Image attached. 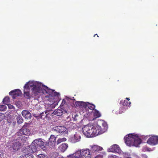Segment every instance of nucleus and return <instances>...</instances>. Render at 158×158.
I'll use <instances>...</instances> for the list:
<instances>
[{"label":"nucleus","mask_w":158,"mask_h":158,"mask_svg":"<svg viewBox=\"0 0 158 158\" xmlns=\"http://www.w3.org/2000/svg\"><path fill=\"white\" fill-rule=\"evenodd\" d=\"M41 85H42V83L37 81H29L27 82L23 87L24 97L27 99H30L31 98L30 87L31 88L32 92L34 95H38L42 91Z\"/></svg>","instance_id":"f257e3e1"},{"label":"nucleus","mask_w":158,"mask_h":158,"mask_svg":"<svg viewBox=\"0 0 158 158\" xmlns=\"http://www.w3.org/2000/svg\"><path fill=\"white\" fill-rule=\"evenodd\" d=\"M96 127V126L88 124L83 127L82 132L84 135L87 137L95 136L98 135L97 130L96 129H95Z\"/></svg>","instance_id":"f03ea898"},{"label":"nucleus","mask_w":158,"mask_h":158,"mask_svg":"<svg viewBox=\"0 0 158 158\" xmlns=\"http://www.w3.org/2000/svg\"><path fill=\"white\" fill-rule=\"evenodd\" d=\"M48 142L46 141H43L41 139H38L34 140L33 141V144H34L35 146L37 149L38 147H40L43 150H45L47 147L48 146L50 148V145Z\"/></svg>","instance_id":"7ed1b4c3"},{"label":"nucleus","mask_w":158,"mask_h":158,"mask_svg":"<svg viewBox=\"0 0 158 158\" xmlns=\"http://www.w3.org/2000/svg\"><path fill=\"white\" fill-rule=\"evenodd\" d=\"M96 127L95 129H96L99 134L102 133L105 131L103 130H105L107 128V125L106 123L103 120H100L98 121Z\"/></svg>","instance_id":"20e7f679"},{"label":"nucleus","mask_w":158,"mask_h":158,"mask_svg":"<svg viewBox=\"0 0 158 158\" xmlns=\"http://www.w3.org/2000/svg\"><path fill=\"white\" fill-rule=\"evenodd\" d=\"M27 125V123H26L16 133V135L18 136H22L24 135L27 136L30 135L31 134L30 130L28 128H26Z\"/></svg>","instance_id":"39448f33"},{"label":"nucleus","mask_w":158,"mask_h":158,"mask_svg":"<svg viewBox=\"0 0 158 158\" xmlns=\"http://www.w3.org/2000/svg\"><path fill=\"white\" fill-rule=\"evenodd\" d=\"M36 151L37 148L35 146L34 144H33V142L31 145L28 147L23 151V152L25 153L24 155L27 156L30 155H32V154Z\"/></svg>","instance_id":"423d86ee"},{"label":"nucleus","mask_w":158,"mask_h":158,"mask_svg":"<svg viewBox=\"0 0 158 158\" xmlns=\"http://www.w3.org/2000/svg\"><path fill=\"white\" fill-rule=\"evenodd\" d=\"M53 130L58 132L61 135H64L68 133L67 129L64 127L62 126L55 127L53 128Z\"/></svg>","instance_id":"0eeeda50"},{"label":"nucleus","mask_w":158,"mask_h":158,"mask_svg":"<svg viewBox=\"0 0 158 158\" xmlns=\"http://www.w3.org/2000/svg\"><path fill=\"white\" fill-rule=\"evenodd\" d=\"M134 135H134L133 134H129L125 136L124 140L125 143L127 145L129 146H132Z\"/></svg>","instance_id":"6e6552de"},{"label":"nucleus","mask_w":158,"mask_h":158,"mask_svg":"<svg viewBox=\"0 0 158 158\" xmlns=\"http://www.w3.org/2000/svg\"><path fill=\"white\" fill-rule=\"evenodd\" d=\"M108 150L110 152H116L121 155L123 154L121 149L117 144L113 145L109 148Z\"/></svg>","instance_id":"1a4fd4ad"},{"label":"nucleus","mask_w":158,"mask_h":158,"mask_svg":"<svg viewBox=\"0 0 158 158\" xmlns=\"http://www.w3.org/2000/svg\"><path fill=\"white\" fill-rule=\"evenodd\" d=\"M147 143L153 145L158 144V136H152L148 139Z\"/></svg>","instance_id":"9d476101"},{"label":"nucleus","mask_w":158,"mask_h":158,"mask_svg":"<svg viewBox=\"0 0 158 158\" xmlns=\"http://www.w3.org/2000/svg\"><path fill=\"white\" fill-rule=\"evenodd\" d=\"M82 156L85 158H91L92 154L90 150L88 148H85L81 150Z\"/></svg>","instance_id":"9b49d317"},{"label":"nucleus","mask_w":158,"mask_h":158,"mask_svg":"<svg viewBox=\"0 0 158 158\" xmlns=\"http://www.w3.org/2000/svg\"><path fill=\"white\" fill-rule=\"evenodd\" d=\"M10 95L12 96V97L13 99L19 96L22 94V92L21 90L19 89H16L11 91L9 93Z\"/></svg>","instance_id":"f8f14e48"},{"label":"nucleus","mask_w":158,"mask_h":158,"mask_svg":"<svg viewBox=\"0 0 158 158\" xmlns=\"http://www.w3.org/2000/svg\"><path fill=\"white\" fill-rule=\"evenodd\" d=\"M134 140L132 143V146H135L137 147L141 143V139L138 136L135 135L134 137Z\"/></svg>","instance_id":"ddd939ff"},{"label":"nucleus","mask_w":158,"mask_h":158,"mask_svg":"<svg viewBox=\"0 0 158 158\" xmlns=\"http://www.w3.org/2000/svg\"><path fill=\"white\" fill-rule=\"evenodd\" d=\"M90 147L92 153H96L102 150L103 149L102 147L98 145H91Z\"/></svg>","instance_id":"4468645a"},{"label":"nucleus","mask_w":158,"mask_h":158,"mask_svg":"<svg viewBox=\"0 0 158 158\" xmlns=\"http://www.w3.org/2000/svg\"><path fill=\"white\" fill-rule=\"evenodd\" d=\"M81 139L80 135L79 134L76 133L73 137L70 138L71 141L72 143H75L80 141Z\"/></svg>","instance_id":"2eb2a0df"},{"label":"nucleus","mask_w":158,"mask_h":158,"mask_svg":"<svg viewBox=\"0 0 158 158\" xmlns=\"http://www.w3.org/2000/svg\"><path fill=\"white\" fill-rule=\"evenodd\" d=\"M23 116L26 119H30L31 117V113L28 110H23L22 112Z\"/></svg>","instance_id":"dca6fc26"},{"label":"nucleus","mask_w":158,"mask_h":158,"mask_svg":"<svg viewBox=\"0 0 158 158\" xmlns=\"http://www.w3.org/2000/svg\"><path fill=\"white\" fill-rule=\"evenodd\" d=\"M56 138L53 135H51L48 143L50 145V148L52 147L55 145Z\"/></svg>","instance_id":"f3484780"},{"label":"nucleus","mask_w":158,"mask_h":158,"mask_svg":"<svg viewBox=\"0 0 158 158\" xmlns=\"http://www.w3.org/2000/svg\"><path fill=\"white\" fill-rule=\"evenodd\" d=\"M21 143L19 141H15L13 143L12 147L15 151H17L21 148Z\"/></svg>","instance_id":"a211bd4d"},{"label":"nucleus","mask_w":158,"mask_h":158,"mask_svg":"<svg viewBox=\"0 0 158 158\" xmlns=\"http://www.w3.org/2000/svg\"><path fill=\"white\" fill-rule=\"evenodd\" d=\"M68 144L67 143H63L60 144L59 147V148L62 152H64L67 149Z\"/></svg>","instance_id":"6ab92c4d"},{"label":"nucleus","mask_w":158,"mask_h":158,"mask_svg":"<svg viewBox=\"0 0 158 158\" xmlns=\"http://www.w3.org/2000/svg\"><path fill=\"white\" fill-rule=\"evenodd\" d=\"M42 85H41V87H42V86H43L44 87L45 92L46 93H48L49 95H50L51 96H52V94H53L52 93H53L54 90L49 89L47 86L44 85H43L42 83ZM41 88L42 89V87H41Z\"/></svg>","instance_id":"aec40b11"},{"label":"nucleus","mask_w":158,"mask_h":158,"mask_svg":"<svg viewBox=\"0 0 158 158\" xmlns=\"http://www.w3.org/2000/svg\"><path fill=\"white\" fill-rule=\"evenodd\" d=\"M47 113V112L46 111L44 113V112H42V113L38 114L37 115L36 114H34V116L35 117H39L43 119L47 116V114H46Z\"/></svg>","instance_id":"412c9836"},{"label":"nucleus","mask_w":158,"mask_h":158,"mask_svg":"<svg viewBox=\"0 0 158 158\" xmlns=\"http://www.w3.org/2000/svg\"><path fill=\"white\" fill-rule=\"evenodd\" d=\"M75 158H84L82 155V151H78L74 153Z\"/></svg>","instance_id":"4be33fe9"},{"label":"nucleus","mask_w":158,"mask_h":158,"mask_svg":"<svg viewBox=\"0 0 158 158\" xmlns=\"http://www.w3.org/2000/svg\"><path fill=\"white\" fill-rule=\"evenodd\" d=\"M120 103L122 104L124 106H130L131 102L127 100L124 101L122 100L120 101Z\"/></svg>","instance_id":"5701e85b"},{"label":"nucleus","mask_w":158,"mask_h":158,"mask_svg":"<svg viewBox=\"0 0 158 158\" xmlns=\"http://www.w3.org/2000/svg\"><path fill=\"white\" fill-rule=\"evenodd\" d=\"M63 111L60 109L55 110L54 112V114L57 116H60L62 115Z\"/></svg>","instance_id":"b1692460"},{"label":"nucleus","mask_w":158,"mask_h":158,"mask_svg":"<svg viewBox=\"0 0 158 158\" xmlns=\"http://www.w3.org/2000/svg\"><path fill=\"white\" fill-rule=\"evenodd\" d=\"M94 116L95 118H98L101 117V114L98 110L95 109L94 112Z\"/></svg>","instance_id":"393cba45"},{"label":"nucleus","mask_w":158,"mask_h":158,"mask_svg":"<svg viewBox=\"0 0 158 158\" xmlns=\"http://www.w3.org/2000/svg\"><path fill=\"white\" fill-rule=\"evenodd\" d=\"M4 104L7 105L10 102V98L9 97H6L3 99L2 101Z\"/></svg>","instance_id":"a878e982"},{"label":"nucleus","mask_w":158,"mask_h":158,"mask_svg":"<svg viewBox=\"0 0 158 158\" xmlns=\"http://www.w3.org/2000/svg\"><path fill=\"white\" fill-rule=\"evenodd\" d=\"M88 107V108L90 109L91 110H95V106L93 104H91L89 102H88L87 108Z\"/></svg>","instance_id":"bb28decb"},{"label":"nucleus","mask_w":158,"mask_h":158,"mask_svg":"<svg viewBox=\"0 0 158 158\" xmlns=\"http://www.w3.org/2000/svg\"><path fill=\"white\" fill-rule=\"evenodd\" d=\"M66 140L67 139L65 138H60L56 141L57 144H58L62 142L66 141Z\"/></svg>","instance_id":"cd10ccee"},{"label":"nucleus","mask_w":158,"mask_h":158,"mask_svg":"<svg viewBox=\"0 0 158 158\" xmlns=\"http://www.w3.org/2000/svg\"><path fill=\"white\" fill-rule=\"evenodd\" d=\"M6 109V106L5 105H0V111H5Z\"/></svg>","instance_id":"c85d7f7f"},{"label":"nucleus","mask_w":158,"mask_h":158,"mask_svg":"<svg viewBox=\"0 0 158 158\" xmlns=\"http://www.w3.org/2000/svg\"><path fill=\"white\" fill-rule=\"evenodd\" d=\"M17 122L19 124H21L23 122V118L20 116H18L17 118Z\"/></svg>","instance_id":"c756f323"},{"label":"nucleus","mask_w":158,"mask_h":158,"mask_svg":"<svg viewBox=\"0 0 158 158\" xmlns=\"http://www.w3.org/2000/svg\"><path fill=\"white\" fill-rule=\"evenodd\" d=\"M125 111V109L123 107H121L119 110L118 113H117V114H120L124 112Z\"/></svg>","instance_id":"7c9ffc66"},{"label":"nucleus","mask_w":158,"mask_h":158,"mask_svg":"<svg viewBox=\"0 0 158 158\" xmlns=\"http://www.w3.org/2000/svg\"><path fill=\"white\" fill-rule=\"evenodd\" d=\"M82 102V103H81V108L83 107L84 108H87V106L88 102Z\"/></svg>","instance_id":"2f4dec72"},{"label":"nucleus","mask_w":158,"mask_h":158,"mask_svg":"<svg viewBox=\"0 0 158 158\" xmlns=\"http://www.w3.org/2000/svg\"><path fill=\"white\" fill-rule=\"evenodd\" d=\"M53 94L52 97H57V98H59V96H60L59 93L57 92H55L54 90L53 92Z\"/></svg>","instance_id":"473e14b6"},{"label":"nucleus","mask_w":158,"mask_h":158,"mask_svg":"<svg viewBox=\"0 0 158 158\" xmlns=\"http://www.w3.org/2000/svg\"><path fill=\"white\" fill-rule=\"evenodd\" d=\"M82 101H76L75 102V104L77 106L80 107H81V103H82Z\"/></svg>","instance_id":"72a5a7b5"},{"label":"nucleus","mask_w":158,"mask_h":158,"mask_svg":"<svg viewBox=\"0 0 158 158\" xmlns=\"http://www.w3.org/2000/svg\"><path fill=\"white\" fill-rule=\"evenodd\" d=\"M28 137L25 136H23L21 138V141L22 142H25L27 140Z\"/></svg>","instance_id":"f704fd0d"},{"label":"nucleus","mask_w":158,"mask_h":158,"mask_svg":"<svg viewBox=\"0 0 158 158\" xmlns=\"http://www.w3.org/2000/svg\"><path fill=\"white\" fill-rule=\"evenodd\" d=\"M38 158H46L47 156L43 154H40L38 156Z\"/></svg>","instance_id":"c9c22d12"},{"label":"nucleus","mask_w":158,"mask_h":158,"mask_svg":"<svg viewBox=\"0 0 158 158\" xmlns=\"http://www.w3.org/2000/svg\"><path fill=\"white\" fill-rule=\"evenodd\" d=\"M23 156L24 158H33V155H28L27 156V155H24Z\"/></svg>","instance_id":"e433bc0d"},{"label":"nucleus","mask_w":158,"mask_h":158,"mask_svg":"<svg viewBox=\"0 0 158 158\" xmlns=\"http://www.w3.org/2000/svg\"><path fill=\"white\" fill-rule=\"evenodd\" d=\"M57 104H58V102H55L54 103L51 105L49 107L50 108H52V109H53L55 107V105H57Z\"/></svg>","instance_id":"4c0bfd02"},{"label":"nucleus","mask_w":158,"mask_h":158,"mask_svg":"<svg viewBox=\"0 0 158 158\" xmlns=\"http://www.w3.org/2000/svg\"><path fill=\"white\" fill-rule=\"evenodd\" d=\"M117 157V156L113 155H110L109 156V158H116Z\"/></svg>","instance_id":"58836bf2"},{"label":"nucleus","mask_w":158,"mask_h":158,"mask_svg":"<svg viewBox=\"0 0 158 158\" xmlns=\"http://www.w3.org/2000/svg\"><path fill=\"white\" fill-rule=\"evenodd\" d=\"M7 105L8 106L9 109H12L14 108V106L11 104H8Z\"/></svg>","instance_id":"ea45409f"},{"label":"nucleus","mask_w":158,"mask_h":158,"mask_svg":"<svg viewBox=\"0 0 158 158\" xmlns=\"http://www.w3.org/2000/svg\"><path fill=\"white\" fill-rule=\"evenodd\" d=\"M67 157H71V158H75V156L74 155V154L73 153V154L69 155L67 156Z\"/></svg>","instance_id":"a19ab883"},{"label":"nucleus","mask_w":158,"mask_h":158,"mask_svg":"<svg viewBox=\"0 0 158 158\" xmlns=\"http://www.w3.org/2000/svg\"><path fill=\"white\" fill-rule=\"evenodd\" d=\"M66 103V101L64 99H63L62 100V103L61 104V106L64 105Z\"/></svg>","instance_id":"79ce46f5"},{"label":"nucleus","mask_w":158,"mask_h":158,"mask_svg":"<svg viewBox=\"0 0 158 158\" xmlns=\"http://www.w3.org/2000/svg\"><path fill=\"white\" fill-rule=\"evenodd\" d=\"M64 112L65 113H67L68 112H69V111L68 110H64Z\"/></svg>","instance_id":"37998d69"},{"label":"nucleus","mask_w":158,"mask_h":158,"mask_svg":"<svg viewBox=\"0 0 158 158\" xmlns=\"http://www.w3.org/2000/svg\"><path fill=\"white\" fill-rule=\"evenodd\" d=\"M126 100H127L128 101L130 100V98H126Z\"/></svg>","instance_id":"c03bdc74"},{"label":"nucleus","mask_w":158,"mask_h":158,"mask_svg":"<svg viewBox=\"0 0 158 158\" xmlns=\"http://www.w3.org/2000/svg\"><path fill=\"white\" fill-rule=\"evenodd\" d=\"M20 158H24L23 156H21Z\"/></svg>","instance_id":"a18cd8bd"},{"label":"nucleus","mask_w":158,"mask_h":158,"mask_svg":"<svg viewBox=\"0 0 158 158\" xmlns=\"http://www.w3.org/2000/svg\"><path fill=\"white\" fill-rule=\"evenodd\" d=\"M97 35V37H99V36H98V35L97 34H96L94 35V37L95 35Z\"/></svg>","instance_id":"49530a36"}]
</instances>
